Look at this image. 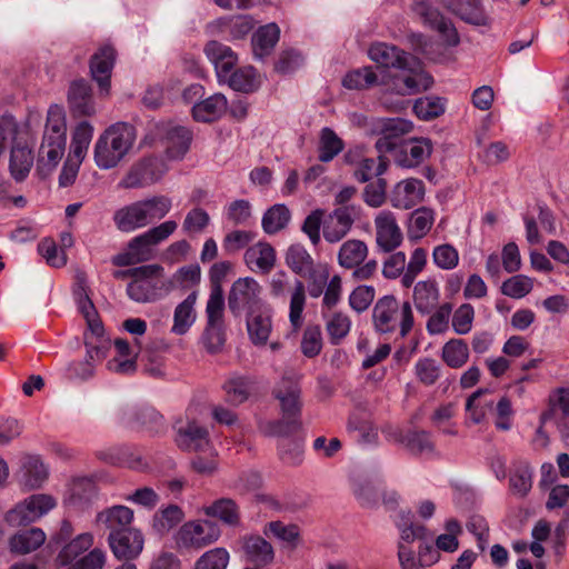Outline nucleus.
Masks as SVG:
<instances>
[{"label": "nucleus", "instance_id": "obj_62", "mask_svg": "<svg viewBox=\"0 0 569 569\" xmlns=\"http://www.w3.org/2000/svg\"><path fill=\"white\" fill-rule=\"evenodd\" d=\"M229 552L224 548H213L204 552L196 562V569H227Z\"/></svg>", "mask_w": 569, "mask_h": 569}, {"label": "nucleus", "instance_id": "obj_16", "mask_svg": "<svg viewBox=\"0 0 569 569\" xmlns=\"http://www.w3.org/2000/svg\"><path fill=\"white\" fill-rule=\"evenodd\" d=\"M163 174L156 158H146L134 163L119 186L124 189L143 188L157 182Z\"/></svg>", "mask_w": 569, "mask_h": 569}, {"label": "nucleus", "instance_id": "obj_26", "mask_svg": "<svg viewBox=\"0 0 569 569\" xmlns=\"http://www.w3.org/2000/svg\"><path fill=\"white\" fill-rule=\"evenodd\" d=\"M413 305L421 315H429L439 302L440 290L435 279L418 281L413 287Z\"/></svg>", "mask_w": 569, "mask_h": 569}, {"label": "nucleus", "instance_id": "obj_5", "mask_svg": "<svg viewBox=\"0 0 569 569\" xmlns=\"http://www.w3.org/2000/svg\"><path fill=\"white\" fill-rule=\"evenodd\" d=\"M136 140L134 128L117 122L100 134L94 144V162L103 170L114 168L129 152Z\"/></svg>", "mask_w": 569, "mask_h": 569}, {"label": "nucleus", "instance_id": "obj_8", "mask_svg": "<svg viewBox=\"0 0 569 569\" xmlns=\"http://www.w3.org/2000/svg\"><path fill=\"white\" fill-rule=\"evenodd\" d=\"M271 297L279 299L284 298L290 291L289 303V322L293 332L301 329L303 325V309L306 306V286L299 280L291 281L284 271L276 272L269 283Z\"/></svg>", "mask_w": 569, "mask_h": 569}, {"label": "nucleus", "instance_id": "obj_20", "mask_svg": "<svg viewBox=\"0 0 569 569\" xmlns=\"http://www.w3.org/2000/svg\"><path fill=\"white\" fill-rule=\"evenodd\" d=\"M68 104L72 117H91L96 113L92 89L87 81L71 82L68 90Z\"/></svg>", "mask_w": 569, "mask_h": 569}, {"label": "nucleus", "instance_id": "obj_14", "mask_svg": "<svg viewBox=\"0 0 569 569\" xmlns=\"http://www.w3.org/2000/svg\"><path fill=\"white\" fill-rule=\"evenodd\" d=\"M412 11L429 28L438 31L448 46L459 43V36L450 20L446 19L440 11L432 6L430 0H416L412 3Z\"/></svg>", "mask_w": 569, "mask_h": 569}, {"label": "nucleus", "instance_id": "obj_64", "mask_svg": "<svg viewBox=\"0 0 569 569\" xmlns=\"http://www.w3.org/2000/svg\"><path fill=\"white\" fill-rule=\"evenodd\" d=\"M552 412L560 428L569 429V387L557 391L552 403Z\"/></svg>", "mask_w": 569, "mask_h": 569}, {"label": "nucleus", "instance_id": "obj_21", "mask_svg": "<svg viewBox=\"0 0 569 569\" xmlns=\"http://www.w3.org/2000/svg\"><path fill=\"white\" fill-rule=\"evenodd\" d=\"M116 355L108 362V369L116 373L130 375L137 370V357L140 352V343L138 339L134 345H130L124 339L114 340Z\"/></svg>", "mask_w": 569, "mask_h": 569}, {"label": "nucleus", "instance_id": "obj_51", "mask_svg": "<svg viewBox=\"0 0 569 569\" xmlns=\"http://www.w3.org/2000/svg\"><path fill=\"white\" fill-rule=\"evenodd\" d=\"M290 218V211L284 204H274L263 214L262 228L266 233L274 234L287 227Z\"/></svg>", "mask_w": 569, "mask_h": 569}, {"label": "nucleus", "instance_id": "obj_30", "mask_svg": "<svg viewBox=\"0 0 569 569\" xmlns=\"http://www.w3.org/2000/svg\"><path fill=\"white\" fill-rule=\"evenodd\" d=\"M197 292L193 291L181 301L173 311V325L171 332L176 336L186 335L197 320V311L194 309L197 302Z\"/></svg>", "mask_w": 569, "mask_h": 569}, {"label": "nucleus", "instance_id": "obj_43", "mask_svg": "<svg viewBox=\"0 0 569 569\" xmlns=\"http://www.w3.org/2000/svg\"><path fill=\"white\" fill-rule=\"evenodd\" d=\"M139 201L147 226L163 219L172 208L171 198L164 194L152 196Z\"/></svg>", "mask_w": 569, "mask_h": 569}, {"label": "nucleus", "instance_id": "obj_60", "mask_svg": "<svg viewBox=\"0 0 569 569\" xmlns=\"http://www.w3.org/2000/svg\"><path fill=\"white\" fill-rule=\"evenodd\" d=\"M533 288L531 278L525 274L512 276L503 281L501 292L513 299H521L527 296Z\"/></svg>", "mask_w": 569, "mask_h": 569}, {"label": "nucleus", "instance_id": "obj_15", "mask_svg": "<svg viewBox=\"0 0 569 569\" xmlns=\"http://www.w3.org/2000/svg\"><path fill=\"white\" fill-rule=\"evenodd\" d=\"M375 228L376 243L383 252H392L402 243V231L391 211H380L375 218Z\"/></svg>", "mask_w": 569, "mask_h": 569}, {"label": "nucleus", "instance_id": "obj_24", "mask_svg": "<svg viewBox=\"0 0 569 569\" xmlns=\"http://www.w3.org/2000/svg\"><path fill=\"white\" fill-rule=\"evenodd\" d=\"M48 477V467L39 456L27 455L21 459L20 481L27 489L41 488Z\"/></svg>", "mask_w": 569, "mask_h": 569}, {"label": "nucleus", "instance_id": "obj_58", "mask_svg": "<svg viewBox=\"0 0 569 569\" xmlns=\"http://www.w3.org/2000/svg\"><path fill=\"white\" fill-rule=\"evenodd\" d=\"M412 130V123L402 118L380 119L377 124L379 134H385L396 141Z\"/></svg>", "mask_w": 569, "mask_h": 569}, {"label": "nucleus", "instance_id": "obj_36", "mask_svg": "<svg viewBox=\"0 0 569 569\" xmlns=\"http://www.w3.org/2000/svg\"><path fill=\"white\" fill-rule=\"evenodd\" d=\"M47 539L40 528H30L14 533L9 540L10 550L14 553L26 555L40 548Z\"/></svg>", "mask_w": 569, "mask_h": 569}, {"label": "nucleus", "instance_id": "obj_50", "mask_svg": "<svg viewBox=\"0 0 569 569\" xmlns=\"http://www.w3.org/2000/svg\"><path fill=\"white\" fill-rule=\"evenodd\" d=\"M352 490L362 507L375 508L378 506L381 489L373 480L359 478L355 480Z\"/></svg>", "mask_w": 569, "mask_h": 569}, {"label": "nucleus", "instance_id": "obj_17", "mask_svg": "<svg viewBox=\"0 0 569 569\" xmlns=\"http://www.w3.org/2000/svg\"><path fill=\"white\" fill-rule=\"evenodd\" d=\"M347 163L352 164L353 178L361 183L370 181L372 178H380L388 169L389 161L383 156L377 159L361 157L357 151H349L345 154Z\"/></svg>", "mask_w": 569, "mask_h": 569}, {"label": "nucleus", "instance_id": "obj_11", "mask_svg": "<svg viewBox=\"0 0 569 569\" xmlns=\"http://www.w3.org/2000/svg\"><path fill=\"white\" fill-rule=\"evenodd\" d=\"M220 535V528L211 520H189L177 530L174 541L180 549L199 550L214 543Z\"/></svg>", "mask_w": 569, "mask_h": 569}, {"label": "nucleus", "instance_id": "obj_33", "mask_svg": "<svg viewBox=\"0 0 569 569\" xmlns=\"http://www.w3.org/2000/svg\"><path fill=\"white\" fill-rule=\"evenodd\" d=\"M432 153V143L427 138L410 140L402 149L397 162L403 168H415L428 159Z\"/></svg>", "mask_w": 569, "mask_h": 569}, {"label": "nucleus", "instance_id": "obj_13", "mask_svg": "<svg viewBox=\"0 0 569 569\" xmlns=\"http://www.w3.org/2000/svg\"><path fill=\"white\" fill-rule=\"evenodd\" d=\"M261 286L257 280L250 277L239 278L236 280L228 296V306L233 315H238L243 310L249 313L259 309Z\"/></svg>", "mask_w": 569, "mask_h": 569}, {"label": "nucleus", "instance_id": "obj_39", "mask_svg": "<svg viewBox=\"0 0 569 569\" xmlns=\"http://www.w3.org/2000/svg\"><path fill=\"white\" fill-rule=\"evenodd\" d=\"M221 82H227L231 89L243 93L253 92L258 90L261 84L259 74L251 66H246L228 73L226 80Z\"/></svg>", "mask_w": 569, "mask_h": 569}, {"label": "nucleus", "instance_id": "obj_45", "mask_svg": "<svg viewBox=\"0 0 569 569\" xmlns=\"http://www.w3.org/2000/svg\"><path fill=\"white\" fill-rule=\"evenodd\" d=\"M33 164V156L28 147L16 144L11 149L9 168L17 181L26 179Z\"/></svg>", "mask_w": 569, "mask_h": 569}, {"label": "nucleus", "instance_id": "obj_41", "mask_svg": "<svg viewBox=\"0 0 569 569\" xmlns=\"http://www.w3.org/2000/svg\"><path fill=\"white\" fill-rule=\"evenodd\" d=\"M533 469L526 461H519L513 466L509 476V490L518 497L525 498L532 488Z\"/></svg>", "mask_w": 569, "mask_h": 569}, {"label": "nucleus", "instance_id": "obj_54", "mask_svg": "<svg viewBox=\"0 0 569 569\" xmlns=\"http://www.w3.org/2000/svg\"><path fill=\"white\" fill-rule=\"evenodd\" d=\"M184 517L182 509L177 505H170L158 510L152 518V527L159 533H166L179 523Z\"/></svg>", "mask_w": 569, "mask_h": 569}, {"label": "nucleus", "instance_id": "obj_57", "mask_svg": "<svg viewBox=\"0 0 569 569\" xmlns=\"http://www.w3.org/2000/svg\"><path fill=\"white\" fill-rule=\"evenodd\" d=\"M96 492L94 482L86 477L73 479L68 488V501L72 505L89 501Z\"/></svg>", "mask_w": 569, "mask_h": 569}, {"label": "nucleus", "instance_id": "obj_19", "mask_svg": "<svg viewBox=\"0 0 569 569\" xmlns=\"http://www.w3.org/2000/svg\"><path fill=\"white\" fill-rule=\"evenodd\" d=\"M203 52L208 60L213 64L219 81L226 80L228 73L238 63L237 53L229 47L217 40L206 43Z\"/></svg>", "mask_w": 569, "mask_h": 569}, {"label": "nucleus", "instance_id": "obj_59", "mask_svg": "<svg viewBox=\"0 0 569 569\" xmlns=\"http://www.w3.org/2000/svg\"><path fill=\"white\" fill-rule=\"evenodd\" d=\"M416 116L421 120H431L445 112V102L438 97H425L413 104Z\"/></svg>", "mask_w": 569, "mask_h": 569}, {"label": "nucleus", "instance_id": "obj_32", "mask_svg": "<svg viewBox=\"0 0 569 569\" xmlns=\"http://www.w3.org/2000/svg\"><path fill=\"white\" fill-rule=\"evenodd\" d=\"M143 216L140 201L138 200L116 210L113 222L121 232H133L147 227Z\"/></svg>", "mask_w": 569, "mask_h": 569}, {"label": "nucleus", "instance_id": "obj_48", "mask_svg": "<svg viewBox=\"0 0 569 569\" xmlns=\"http://www.w3.org/2000/svg\"><path fill=\"white\" fill-rule=\"evenodd\" d=\"M433 221L435 214L432 210L426 207L415 210L410 214L408 237L415 240L421 239L429 232L433 224Z\"/></svg>", "mask_w": 569, "mask_h": 569}, {"label": "nucleus", "instance_id": "obj_46", "mask_svg": "<svg viewBox=\"0 0 569 569\" xmlns=\"http://www.w3.org/2000/svg\"><path fill=\"white\" fill-rule=\"evenodd\" d=\"M287 266L299 276L310 274L313 270V259L301 244H292L286 253Z\"/></svg>", "mask_w": 569, "mask_h": 569}, {"label": "nucleus", "instance_id": "obj_47", "mask_svg": "<svg viewBox=\"0 0 569 569\" xmlns=\"http://www.w3.org/2000/svg\"><path fill=\"white\" fill-rule=\"evenodd\" d=\"M441 357L450 368H461L469 359V347L462 339H450L443 345Z\"/></svg>", "mask_w": 569, "mask_h": 569}, {"label": "nucleus", "instance_id": "obj_4", "mask_svg": "<svg viewBox=\"0 0 569 569\" xmlns=\"http://www.w3.org/2000/svg\"><path fill=\"white\" fill-rule=\"evenodd\" d=\"M371 320L373 329L380 335L399 331L406 338L412 330L415 317L411 303L401 302L392 295L379 298L372 308Z\"/></svg>", "mask_w": 569, "mask_h": 569}, {"label": "nucleus", "instance_id": "obj_52", "mask_svg": "<svg viewBox=\"0 0 569 569\" xmlns=\"http://www.w3.org/2000/svg\"><path fill=\"white\" fill-rule=\"evenodd\" d=\"M93 137V127L88 121L79 122L73 132L70 147V156L84 159Z\"/></svg>", "mask_w": 569, "mask_h": 569}, {"label": "nucleus", "instance_id": "obj_3", "mask_svg": "<svg viewBox=\"0 0 569 569\" xmlns=\"http://www.w3.org/2000/svg\"><path fill=\"white\" fill-rule=\"evenodd\" d=\"M67 141L64 109L59 104L50 106L43 139L39 149L37 170L41 176L49 174L61 160Z\"/></svg>", "mask_w": 569, "mask_h": 569}, {"label": "nucleus", "instance_id": "obj_40", "mask_svg": "<svg viewBox=\"0 0 569 569\" xmlns=\"http://www.w3.org/2000/svg\"><path fill=\"white\" fill-rule=\"evenodd\" d=\"M243 552L248 561L256 565H268L273 560L272 546L259 536H250L243 539Z\"/></svg>", "mask_w": 569, "mask_h": 569}, {"label": "nucleus", "instance_id": "obj_56", "mask_svg": "<svg viewBox=\"0 0 569 569\" xmlns=\"http://www.w3.org/2000/svg\"><path fill=\"white\" fill-rule=\"evenodd\" d=\"M224 298L221 286L213 287L209 295L206 306L207 323L213 326H224Z\"/></svg>", "mask_w": 569, "mask_h": 569}, {"label": "nucleus", "instance_id": "obj_29", "mask_svg": "<svg viewBox=\"0 0 569 569\" xmlns=\"http://www.w3.org/2000/svg\"><path fill=\"white\" fill-rule=\"evenodd\" d=\"M127 423L142 428L151 433L162 432L166 428L163 417L151 407H141L124 413Z\"/></svg>", "mask_w": 569, "mask_h": 569}, {"label": "nucleus", "instance_id": "obj_28", "mask_svg": "<svg viewBox=\"0 0 569 569\" xmlns=\"http://www.w3.org/2000/svg\"><path fill=\"white\" fill-rule=\"evenodd\" d=\"M176 441L183 450L203 451L209 447V433L204 427L190 421L178 429Z\"/></svg>", "mask_w": 569, "mask_h": 569}, {"label": "nucleus", "instance_id": "obj_9", "mask_svg": "<svg viewBox=\"0 0 569 569\" xmlns=\"http://www.w3.org/2000/svg\"><path fill=\"white\" fill-rule=\"evenodd\" d=\"M57 499L48 493H33L4 513L11 527L28 526L41 519L57 507Z\"/></svg>", "mask_w": 569, "mask_h": 569}, {"label": "nucleus", "instance_id": "obj_44", "mask_svg": "<svg viewBox=\"0 0 569 569\" xmlns=\"http://www.w3.org/2000/svg\"><path fill=\"white\" fill-rule=\"evenodd\" d=\"M191 132L184 127H173L167 132V156L177 160L183 158L191 143Z\"/></svg>", "mask_w": 569, "mask_h": 569}, {"label": "nucleus", "instance_id": "obj_12", "mask_svg": "<svg viewBox=\"0 0 569 569\" xmlns=\"http://www.w3.org/2000/svg\"><path fill=\"white\" fill-rule=\"evenodd\" d=\"M361 218L360 206L336 207L323 220V238L329 243H338L351 231Z\"/></svg>", "mask_w": 569, "mask_h": 569}, {"label": "nucleus", "instance_id": "obj_22", "mask_svg": "<svg viewBox=\"0 0 569 569\" xmlns=\"http://www.w3.org/2000/svg\"><path fill=\"white\" fill-rule=\"evenodd\" d=\"M116 60V51L111 46L101 47L90 60V71L100 91L104 94L110 90V77Z\"/></svg>", "mask_w": 569, "mask_h": 569}, {"label": "nucleus", "instance_id": "obj_61", "mask_svg": "<svg viewBox=\"0 0 569 569\" xmlns=\"http://www.w3.org/2000/svg\"><path fill=\"white\" fill-rule=\"evenodd\" d=\"M432 260L438 268L452 270L459 263V253L453 246L443 243L433 248Z\"/></svg>", "mask_w": 569, "mask_h": 569}, {"label": "nucleus", "instance_id": "obj_63", "mask_svg": "<svg viewBox=\"0 0 569 569\" xmlns=\"http://www.w3.org/2000/svg\"><path fill=\"white\" fill-rule=\"evenodd\" d=\"M322 348V336L319 326H308L302 335L301 351L308 358L318 356Z\"/></svg>", "mask_w": 569, "mask_h": 569}, {"label": "nucleus", "instance_id": "obj_42", "mask_svg": "<svg viewBox=\"0 0 569 569\" xmlns=\"http://www.w3.org/2000/svg\"><path fill=\"white\" fill-rule=\"evenodd\" d=\"M207 517L218 518L228 526H238L240 511L238 505L230 498H220L210 506L203 507Z\"/></svg>", "mask_w": 569, "mask_h": 569}, {"label": "nucleus", "instance_id": "obj_23", "mask_svg": "<svg viewBox=\"0 0 569 569\" xmlns=\"http://www.w3.org/2000/svg\"><path fill=\"white\" fill-rule=\"evenodd\" d=\"M425 196L423 182L410 178L398 182L391 191L390 202L398 209H410L422 201Z\"/></svg>", "mask_w": 569, "mask_h": 569}, {"label": "nucleus", "instance_id": "obj_37", "mask_svg": "<svg viewBox=\"0 0 569 569\" xmlns=\"http://www.w3.org/2000/svg\"><path fill=\"white\" fill-rule=\"evenodd\" d=\"M133 520V511L126 506H113L108 508L97 516V521L104 523L110 530V533L114 531L131 529L130 525Z\"/></svg>", "mask_w": 569, "mask_h": 569}, {"label": "nucleus", "instance_id": "obj_31", "mask_svg": "<svg viewBox=\"0 0 569 569\" xmlns=\"http://www.w3.org/2000/svg\"><path fill=\"white\" fill-rule=\"evenodd\" d=\"M228 101L221 93H214L192 107V117L199 122H212L227 111Z\"/></svg>", "mask_w": 569, "mask_h": 569}, {"label": "nucleus", "instance_id": "obj_55", "mask_svg": "<svg viewBox=\"0 0 569 569\" xmlns=\"http://www.w3.org/2000/svg\"><path fill=\"white\" fill-rule=\"evenodd\" d=\"M343 149L342 140L336 134V132L326 127L321 130L319 141V160L321 162H329L336 156H338Z\"/></svg>", "mask_w": 569, "mask_h": 569}, {"label": "nucleus", "instance_id": "obj_1", "mask_svg": "<svg viewBox=\"0 0 569 569\" xmlns=\"http://www.w3.org/2000/svg\"><path fill=\"white\" fill-rule=\"evenodd\" d=\"M369 57L379 67L396 69L398 72H380V84L391 92L400 96L416 94L431 87V76L419 68V62L403 50L383 42L375 43L369 48Z\"/></svg>", "mask_w": 569, "mask_h": 569}, {"label": "nucleus", "instance_id": "obj_35", "mask_svg": "<svg viewBox=\"0 0 569 569\" xmlns=\"http://www.w3.org/2000/svg\"><path fill=\"white\" fill-rule=\"evenodd\" d=\"M226 401L239 406L247 401L253 390V380L248 376L232 375L223 383Z\"/></svg>", "mask_w": 569, "mask_h": 569}, {"label": "nucleus", "instance_id": "obj_18", "mask_svg": "<svg viewBox=\"0 0 569 569\" xmlns=\"http://www.w3.org/2000/svg\"><path fill=\"white\" fill-rule=\"evenodd\" d=\"M109 545L119 559H132L136 558L143 548L142 533L137 529H128L114 531L109 535Z\"/></svg>", "mask_w": 569, "mask_h": 569}, {"label": "nucleus", "instance_id": "obj_49", "mask_svg": "<svg viewBox=\"0 0 569 569\" xmlns=\"http://www.w3.org/2000/svg\"><path fill=\"white\" fill-rule=\"evenodd\" d=\"M380 83V76L371 67H363L348 72L342 84L350 90H363Z\"/></svg>", "mask_w": 569, "mask_h": 569}, {"label": "nucleus", "instance_id": "obj_10", "mask_svg": "<svg viewBox=\"0 0 569 569\" xmlns=\"http://www.w3.org/2000/svg\"><path fill=\"white\" fill-rule=\"evenodd\" d=\"M369 253L367 243L359 239L346 240L338 250V263L345 269H352V278L358 281L370 279L377 271L376 260L366 261Z\"/></svg>", "mask_w": 569, "mask_h": 569}, {"label": "nucleus", "instance_id": "obj_25", "mask_svg": "<svg viewBox=\"0 0 569 569\" xmlns=\"http://www.w3.org/2000/svg\"><path fill=\"white\" fill-rule=\"evenodd\" d=\"M94 542L93 535L82 532L73 537L71 540L62 543L54 561L57 566L71 567L81 556L88 551Z\"/></svg>", "mask_w": 569, "mask_h": 569}, {"label": "nucleus", "instance_id": "obj_7", "mask_svg": "<svg viewBox=\"0 0 569 569\" xmlns=\"http://www.w3.org/2000/svg\"><path fill=\"white\" fill-rule=\"evenodd\" d=\"M136 276L127 286L128 297L139 303L153 302L168 293L172 283L164 277L160 264H146L134 268Z\"/></svg>", "mask_w": 569, "mask_h": 569}, {"label": "nucleus", "instance_id": "obj_27", "mask_svg": "<svg viewBox=\"0 0 569 569\" xmlns=\"http://www.w3.org/2000/svg\"><path fill=\"white\" fill-rule=\"evenodd\" d=\"M244 261L250 270L268 273L276 264V251L268 242H258L244 252Z\"/></svg>", "mask_w": 569, "mask_h": 569}, {"label": "nucleus", "instance_id": "obj_53", "mask_svg": "<svg viewBox=\"0 0 569 569\" xmlns=\"http://www.w3.org/2000/svg\"><path fill=\"white\" fill-rule=\"evenodd\" d=\"M486 393H488V389H479L470 395L466 402L469 419L476 425L481 423L487 412L493 409L492 400L482 399Z\"/></svg>", "mask_w": 569, "mask_h": 569}, {"label": "nucleus", "instance_id": "obj_6", "mask_svg": "<svg viewBox=\"0 0 569 569\" xmlns=\"http://www.w3.org/2000/svg\"><path fill=\"white\" fill-rule=\"evenodd\" d=\"M177 228L176 221L167 220L132 238L126 251L113 257V264L127 267L151 260L154 257V247L167 240Z\"/></svg>", "mask_w": 569, "mask_h": 569}, {"label": "nucleus", "instance_id": "obj_2", "mask_svg": "<svg viewBox=\"0 0 569 569\" xmlns=\"http://www.w3.org/2000/svg\"><path fill=\"white\" fill-rule=\"evenodd\" d=\"M273 393L280 402L282 418L268 422L264 432L274 437H288L298 432L302 428V401L298 377L296 375L283 376Z\"/></svg>", "mask_w": 569, "mask_h": 569}, {"label": "nucleus", "instance_id": "obj_38", "mask_svg": "<svg viewBox=\"0 0 569 569\" xmlns=\"http://www.w3.org/2000/svg\"><path fill=\"white\" fill-rule=\"evenodd\" d=\"M280 29L276 23L260 27L252 36V51L256 58L263 59L269 56L277 44Z\"/></svg>", "mask_w": 569, "mask_h": 569}, {"label": "nucleus", "instance_id": "obj_34", "mask_svg": "<svg viewBox=\"0 0 569 569\" xmlns=\"http://www.w3.org/2000/svg\"><path fill=\"white\" fill-rule=\"evenodd\" d=\"M247 330L252 343L256 346L266 345L272 330L270 312L260 309L250 312L247 319Z\"/></svg>", "mask_w": 569, "mask_h": 569}]
</instances>
